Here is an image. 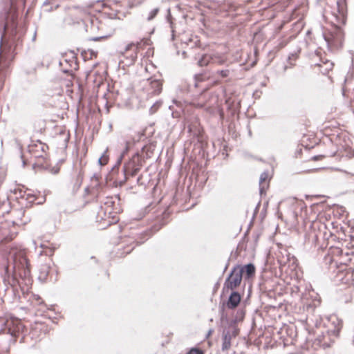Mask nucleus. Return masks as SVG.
<instances>
[{
  "instance_id": "17",
  "label": "nucleus",
  "mask_w": 354,
  "mask_h": 354,
  "mask_svg": "<svg viewBox=\"0 0 354 354\" xmlns=\"http://www.w3.org/2000/svg\"><path fill=\"white\" fill-rule=\"evenodd\" d=\"M131 46H133V44H130L127 45L125 48V51L129 50L131 48Z\"/></svg>"
},
{
  "instance_id": "22",
  "label": "nucleus",
  "mask_w": 354,
  "mask_h": 354,
  "mask_svg": "<svg viewBox=\"0 0 354 354\" xmlns=\"http://www.w3.org/2000/svg\"><path fill=\"white\" fill-rule=\"evenodd\" d=\"M348 174L351 175V176H354V174H350V173H348Z\"/></svg>"
},
{
  "instance_id": "4",
  "label": "nucleus",
  "mask_w": 354,
  "mask_h": 354,
  "mask_svg": "<svg viewBox=\"0 0 354 354\" xmlns=\"http://www.w3.org/2000/svg\"><path fill=\"white\" fill-rule=\"evenodd\" d=\"M241 301V295L237 292H232L227 302V307L234 309L238 306Z\"/></svg>"
},
{
  "instance_id": "19",
  "label": "nucleus",
  "mask_w": 354,
  "mask_h": 354,
  "mask_svg": "<svg viewBox=\"0 0 354 354\" xmlns=\"http://www.w3.org/2000/svg\"><path fill=\"white\" fill-rule=\"evenodd\" d=\"M327 64L329 65V66H330V68H331L333 67V63H331V62H328V63H327Z\"/></svg>"
},
{
  "instance_id": "9",
  "label": "nucleus",
  "mask_w": 354,
  "mask_h": 354,
  "mask_svg": "<svg viewBox=\"0 0 354 354\" xmlns=\"http://www.w3.org/2000/svg\"><path fill=\"white\" fill-rule=\"evenodd\" d=\"M213 55H204L198 62V64L201 66H206L209 63L212 62Z\"/></svg>"
},
{
  "instance_id": "5",
  "label": "nucleus",
  "mask_w": 354,
  "mask_h": 354,
  "mask_svg": "<svg viewBox=\"0 0 354 354\" xmlns=\"http://www.w3.org/2000/svg\"><path fill=\"white\" fill-rule=\"evenodd\" d=\"M150 84L151 93L153 95L159 94L162 91V82L158 80H148Z\"/></svg>"
},
{
  "instance_id": "14",
  "label": "nucleus",
  "mask_w": 354,
  "mask_h": 354,
  "mask_svg": "<svg viewBox=\"0 0 354 354\" xmlns=\"http://www.w3.org/2000/svg\"><path fill=\"white\" fill-rule=\"evenodd\" d=\"M218 73L221 75L222 77H227L230 74L229 70H222L218 71Z\"/></svg>"
},
{
  "instance_id": "10",
  "label": "nucleus",
  "mask_w": 354,
  "mask_h": 354,
  "mask_svg": "<svg viewBox=\"0 0 354 354\" xmlns=\"http://www.w3.org/2000/svg\"><path fill=\"white\" fill-rule=\"evenodd\" d=\"M225 62V59L219 55H213L212 57V63L217 64H222Z\"/></svg>"
},
{
  "instance_id": "3",
  "label": "nucleus",
  "mask_w": 354,
  "mask_h": 354,
  "mask_svg": "<svg viewBox=\"0 0 354 354\" xmlns=\"http://www.w3.org/2000/svg\"><path fill=\"white\" fill-rule=\"evenodd\" d=\"M142 165L138 155H135L127 164L124 166V172L125 175L131 176H136L140 171Z\"/></svg>"
},
{
  "instance_id": "16",
  "label": "nucleus",
  "mask_w": 354,
  "mask_h": 354,
  "mask_svg": "<svg viewBox=\"0 0 354 354\" xmlns=\"http://www.w3.org/2000/svg\"><path fill=\"white\" fill-rule=\"evenodd\" d=\"M106 37H107L106 36H101V37H93L91 39V40L97 41L100 40L101 39H105Z\"/></svg>"
},
{
  "instance_id": "1",
  "label": "nucleus",
  "mask_w": 354,
  "mask_h": 354,
  "mask_svg": "<svg viewBox=\"0 0 354 354\" xmlns=\"http://www.w3.org/2000/svg\"><path fill=\"white\" fill-rule=\"evenodd\" d=\"M18 1L24 4L25 0H9V6H6L0 14V24L3 26L5 29L8 28L10 24H13L17 17L15 4Z\"/></svg>"
},
{
  "instance_id": "2",
  "label": "nucleus",
  "mask_w": 354,
  "mask_h": 354,
  "mask_svg": "<svg viewBox=\"0 0 354 354\" xmlns=\"http://www.w3.org/2000/svg\"><path fill=\"white\" fill-rule=\"evenodd\" d=\"M243 273V268L241 266H235L225 280L224 287L227 289L234 290L240 286Z\"/></svg>"
},
{
  "instance_id": "18",
  "label": "nucleus",
  "mask_w": 354,
  "mask_h": 354,
  "mask_svg": "<svg viewBox=\"0 0 354 354\" xmlns=\"http://www.w3.org/2000/svg\"><path fill=\"white\" fill-rule=\"evenodd\" d=\"M136 58V56L132 57L131 62L133 63L135 61Z\"/></svg>"
},
{
  "instance_id": "15",
  "label": "nucleus",
  "mask_w": 354,
  "mask_h": 354,
  "mask_svg": "<svg viewBox=\"0 0 354 354\" xmlns=\"http://www.w3.org/2000/svg\"><path fill=\"white\" fill-rule=\"evenodd\" d=\"M230 346V341H227V340L226 339V337H225V340H224V342H223V348H223V350H225V349L229 348Z\"/></svg>"
},
{
  "instance_id": "11",
  "label": "nucleus",
  "mask_w": 354,
  "mask_h": 354,
  "mask_svg": "<svg viewBox=\"0 0 354 354\" xmlns=\"http://www.w3.org/2000/svg\"><path fill=\"white\" fill-rule=\"evenodd\" d=\"M106 153V152L105 151L98 160L100 165H105L108 162L109 158Z\"/></svg>"
},
{
  "instance_id": "7",
  "label": "nucleus",
  "mask_w": 354,
  "mask_h": 354,
  "mask_svg": "<svg viewBox=\"0 0 354 354\" xmlns=\"http://www.w3.org/2000/svg\"><path fill=\"white\" fill-rule=\"evenodd\" d=\"M339 15L344 19L346 15V4L345 0H339L337 2Z\"/></svg>"
},
{
  "instance_id": "21",
  "label": "nucleus",
  "mask_w": 354,
  "mask_h": 354,
  "mask_svg": "<svg viewBox=\"0 0 354 354\" xmlns=\"http://www.w3.org/2000/svg\"><path fill=\"white\" fill-rule=\"evenodd\" d=\"M353 156H354V153H352L350 157L351 158V157H353Z\"/></svg>"
},
{
  "instance_id": "13",
  "label": "nucleus",
  "mask_w": 354,
  "mask_h": 354,
  "mask_svg": "<svg viewBox=\"0 0 354 354\" xmlns=\"http://www.w3.org/2000/svg\"><path fill=\"white\" fill-rule=\"evenodd\" d=\"M187 354H203V352L198 348H192Z\"/></svg>"
},
{
  "instance_id": "8",
  "label": "nucleus",
  "mask_w": 354,
  "mask_h": 354,
  "mask_svg": "<svg viewBox=\"0 0 354 354\" xmlns=\"http://www.w3.org/2000/svg\"><path fill=\"white\" fill-rule=\"evenodd\" d=\"M243 268V272H245L246 277L250 278L252 276H253L255 273V267L252 263H249L244 267L242 266Z\"/></svg>"
},
{
  "instance_id": "12",
  "label": "nucleus",
  "mask_w": 354,
  "mask_h": 354,
  "mask_svg": "<svg viewBox=\"0 0 354 354\" xmlns=\"http://www.w3.org/2000/svg\"><path fill=\"white\" fill-rule=\"evenodd\" d=\"M158 12V8H155V9L152 10L149 13V16L148 17V20L153 19L156 16Z\"/></svg>"
},
{
  "instance_id": "20",
  "label": "nucleus",
  "mask_w": 354,
  "mask_h": 354,
  "mask_svg": "<svg viewBox=\"0 0 354 354\" xmlns=\"http://www.w3.org/2000/svg\"><path fill=\"white\" fill-rule=\"evenodd\" d=\"M313 159H314V160H317V156H315V157L313 158Z\"/></svg>"
},
{
  "instance_id": "6",
  "label": "nucleus",
  "mask_w": 354,
  "mask_h": 354,
  "mask_svg": "<svg viewBox=\"0 0 354 354\" xmlns=\"http://www.w3.org/2000/svg\"><path fill=\"white\" fill-rule=\"evenodd\" d=\"M268 177V174L266 172H263L261 174L259 179V192L261 194H263L265 192L266 188L268 187V185L267 183V179Z\"/></svg>"
}]
</instances>
